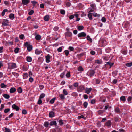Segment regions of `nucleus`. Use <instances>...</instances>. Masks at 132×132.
I'll return each mask as SVG.
<instances>
[{"label": "nucleus", "instance_id": "f257e3e1", "mask_svg": "<svg viewBox=\"0 0 132 132\" xmlns=\"http://www.w3.org/2000/svg\"><path fill=\"white\" fill-rule=\"evenodd\" d=\"M0 22L2 24V26H6L8 25L9 24V21L8 20L6 19H2L0 20Z\"/></svg>", "mask_w": 132, "mask_h": 132}, {"label": "nucleus", "instance_id": "f03ea898", "mask_svg": "<svg viewBox=\"0 0 132 132\" xmlns=\"http://www.w3.org/2000/svg\"><path fill=\"white\" fill-rule=\"evenodd\" d=\"M9 69H12L16 68L17 65L16 63H8Z\"/></svg>", "mask_w": 132, "mask_h": 132}, {"label": "nucleus", "instance_id": "7ed1b4c3", "mask_svg": "<svg viewBox=\"0 0 132 132\" xmlns=\"http://www.w3.org/2000/svg\"><path fill=\"white\" fill-rule=\"evenodd\" d=\"M24 45L27 48L28 51H30L32 49V45L30 44L29 43L26 42L24 44Z\"/></svg>", "mask_w": 132, "mask_h": 132}, {"label": "nucleus", "instance_id": "20e7f679", "mask_svg": "<svg viewBox=\"0 0 132 132\" xmlns=\"http://www.w3.org/2000/svg\"><path fill=\"white\" fill-rule=\"evenodd\" d=\"M85 89V86L83 85L79 86L77 88V90L78 92H82Z\"/></svg>", "mask_w": 132, "mask_h": 132}, {"label": "nucleus", "instance_id": "39448f33", "mask_svg": "<svg viewBox=\"0 0 132 132\" xmlns=\"http://www.w3.org/2000/svg\"><path fill=\"white\" fill-rule=\"evenodd\" d=\"M95 73L94 70H90L88 71L87 73V75L90 77L94 76Z\"/></svg>", "mask_w": 132, "mask_h": 132}, {"label": "nucleus", "instance_id": "423d86ee", "mask_svg": "<svg viewBox=\"0 0 132 132\" xmlns=\"http://www.w3.org/2000/svg\"><path fill=\"white\" fill-rule=\"evenodd\" d=\"M101 44L102 45V46L104 47L107 44V42L105 39H103L101 40Z\"/></svg>", "mask_w": 132, "mask_h": 132}, {"label": "nucleus", "instance_id": "0eeeda50", "mask_svg": "<svg viewBox=\"0 0 132 132\" xmlns=\"http://www.w3.org/2000/svg\"><path fill=\"white\" fill-rule=\"evenodd\" d=\"M86 35V33L82 32L78 34V37H85Z\"/></svg>", "mask_w": 132, "mask_h": 132}, {"label": "nucleus", "instance_id": "6e6552de", "mask_svg": "<svg viewBox=\"0 0 132 132\" xmlns=\"http://www.w3.org/2000/svg\"><path fill=\"white\" fill-rule=\"evenodd\" d=\"M93 83L94 84H98L100 82V80L99 79H94L93 80Z\"/></svg>", "mask_w": 132, "mask_h": 132}, {"label": "nucleus", "instance_id": "1a4fd4ad", "mask_svg": "<svg viewBox=\"0 0 132 132\" xmlns=\"http://www.w3.org/2000/svg\"><path fill=\"white\" fill-rule=\"evenodd\" d=\"M46 61L47 63H48L50 62V59L51 58V56L50 54H48L45 57Z\"/></svg>", "mask_w": 132, "mask_h": 132}, {"label": "nucleus", "instance_id": "9d476101", "mask_svg": "<svg viewBox=\"0 0 132 132\" xmlns=\"http://www.w3.org/2000/svg\"><path fill=\"white\" fill-rule=\"evenodd\" d=\"M92 90V88H86L85 89V92L88 94H89Z\"/></svg>", "mask_w": 132, "mask_h": 132}, {"label": "nucleus", "instance_id": "9b49d317", "mask_svg": "<svg viewBox=\"0 0 132 132\" xmlns=\"http://www.w3.org/2000/svg\"><path fill=\"white\" fill-rule=\"evenodd\" d=\"M30 2L29 0H22V3L23 5H26L28 4Z\"/></svg>", "mask_w": 132, "mask_h": 132}, {"label": "nucleus", "instance_id": "f8f14e48", "mask_svg": "<svg viewBox=\"0 0 132 132\" xmlns=\"http://www.w3.org/2000/svg\"><path fill=\"white\" fill-rule=\"evenodd\" d=\"M72 33L70 32H68L65 34V36L66 37H71L72 36Z\"/></svg>", "mask_w": 132, "mask_h": 132}, {"label": "nucleus", "instance_id": "ddd939ff", "mask_svg": "<svg viewBox=\"0 0 132 132\" xmlns=\"http://www.w3.org/2000/svg\"><path fill=\"white\" fill-rule=\"evenodd\" d=\"M50 16L48 15H47L44 17V20L46 21H48L50 19Z\"/></svg>", "mask_w": 132, "mask_h": 132}, {"label": "nucleus", "instance_id": "4468645a", "mask_svg": "<svg viewBox=\"0 0 132 132\" xmlns=\"http://www.w3.org/2000/svg\"><path fill=\"white\" fill-rule=\"evenodd\" d=\"M35 52L36 54L39 55L40 54L42 53V52L40 50L37 49L35 50Z\"/></svg>", "mask_w": 132, "mask_h": 132}, {"label": "nucleus", "instance_id": "2eb2a0df", "mask_svg": "<svg viewBox=\"0 0 132 132\" xmlns=\"http://www.w3.org/2000/svg\"><path fill=\"white\" fill-rule=\"evenodd\" d=\"M12 108L13 109L17 111H18L19 109V107L15 104H13L12 105Z\"/></svg>", "mask_w": 132, "mask_h": 132}, {"label": "nucleus", "instance_id": "dca6fc26", "mask_svg": "<svg viewBox=\"0 0 132 132\" xmlns=\"http://www.w3.org/2000/svg\"><path fill=\"white\" fill-rule=\"evenodd\" d=\"M16 89L14 87L11 88L10 90V92L11 93H13L15 92L16 91Z\"/></svg>", "mask_w": 132, "mask_h": 132}, {"label": "nucleus", "instance_id": "f3484780", "mask_svg": "<svg viewBox=\"0 0 132 132\" xmlns=\"http://www.w3.org/2000/svg\"><path fill=\"white\" fill-rule=\"evenodd\" d=\"M26 59L27 61L29 62H31L32 60V58L30 56H27L26 58Z\"/></svg>", "mask_w": 132, "mask_h": 132}, {"label": "nucleus", "instance_id": "a211bd4d", "mask_svg": "<svg viewBox=\"0 0 132 132\" xmlns=\"http://www.w3.org/2000/svg\"><path fill=\"white\" fill-rule=\"evenodd\" d=\"M54 113L53 112L51 111L49 113V116L50 117H54Z\"/></svg>", "mask_w": 132, "mask_h": 132}, {"label": "nucleus", "instance_id": "6ab92c4d", "mask_svg": "<svg viewBox=\"0 0 132 132\" xmlns=\"http://www.w3.org/2000/svg\"><path fill=\"white\" fill-rule=\"evenodd\" d=\"M102 61L101 60H95V63L98 64H101L102 63Z\"/></svg>", "mask_w": 132, "mask_h": 132}, {"label": "nucleus", "instance_id": "aec40b11", "mask_svg": "<svg viewBox=\"0 0 132 132\" xmlns=\"http://www.w3.org/2000/svg\"><path fill=\"white\" fill-rule=\"evenodd\" d=\"M35 38L37 40H40L41 38V36L39 35H37L35 37Z\"/></svg>", "mask_w": 132, "mask_h": 132}, {"label": "nucleus", "instance_id": "412c9836", "mask_svg": "<svg viewBox=\"0 0 132 132\" xmlns=\"http://www.w3.org/2000/svg\"><path fill=\"white\" fill-rule=\"evenodd\" d=\"M120 99L121 101L123 102H125L126 101V98H125V96H122L120 97Z\"/></svg>", "mask_w": 132, "mask_h": 132}, {"label": "nucleus", "instance_id": "4be33fe9", "mask_svg": "<svg viewBox=\"0 0 132 132\" xmlns=\"http://www.w3.org/2000/svg\"><path fill=\"white\" fill-rule=\"evenodd\" d=\"M111 124V122L110 121H108L105 123V125L108 126H110Z\"/></svg>", "mask_w": 132, "mask_h": 132}, {"label": "nucleus", "instance_id": "5701e85b", "mask_svg": "<svg viewBox=\"0 0 132 132\" xmlns=\"http://www.w3.org/2000/svg\"><path fill=\"white\" fill-rule=\"evenodd\" d=\"M84 28V27L82 25L79 26L77 27L78 29L79 30H83Z\"/></svg>", "mask_w": 132, "mask_h": 132}, {"label": "nucleus", "instance_id": "b1692460", "mask_svg": "<svg viewBox=\"0 0 132 132\" xmlns=\"http://www.w3.org/2000/svg\"><path fill=\"white\" fill-rule=\"evenodd\" d=\"M3 97L6 99H8L10 97V96L7 94H4L3 95Z\"/></svg>", "mask_w": 132, "mask_h": 132}, {"label": "nucleus", "instance_id": "393cba45", "mask_svg": "<svg viewBox=\"0 0 132 132\" xmlns=\"http://www.w3.org/2000/svg\"><path fill=\"white\" fill-rule=\"evenodd\" d=\"M8 10L7 9H4L2 12L1 14L2 16H3L5 14V12H7Z\"/></svg>", "mask_w": 132, "mask_h": 132}, {"label": "nucleus", "instance_id": "a878e982", "mask_svg": "<svg viewBox=\"0 0 132 132\" xmlns=\"http://www.w3.org/2000/svg\"><path fill=\"white\" fill-rule=\"evenodd\" d=\"M23 79H26L28 77V73H25L23 74Z\"/></svg>", "mask_w": 132, "mask_h": 132}, {"label": "nucleus", "instance_id": "bb28decb", "mask_svg": "<svg viewBox=\"0 0 132 132\" xmlns=\"http://www.w3.org/2000/svg\"><path fill=\"white\" fill-rule=\"evenodd\" d=\"M56 121H54L51 122L50 123V126H52L53 125H56Z\"/></svg>", "mask_w": 132, "mask_h": 132}, {"label": "nucleus", "instance_id": "cd10ccee", "mask_svg": "<svg viewBox=\"0 0 132 132\" xmlns=\"http://www.w3.org/2000/svg\"><path fill=\"white\" fill-rule=\"evenodd\" d=\"M59 97L60 98L61 100H63L65 98V96L63 94H60L59 95Z\"/></svg>", "mask_w": 132, "mask_h": 132}, {"label": "nucleus", "instance_id": "c85d7f7f", "mask_svg": "<svg viewBox=\"0 0 132 132\" xmlns=\"http://www.w3.org/2000/svg\"><path fill=\"white\" fill-rule=\"evenodd\" d=\"M9 18L10 19L13 20L14 18V15L13 14H11L9 15Z\"/></svg>", "mask_w": 132, "mask_h": 132}, {"label": "nucleus", "instance_id": "c756f323", "mask_svg": "<svg viewBox=\"0 0 132 132\" xmlns=\"http://www.w3.org/2000/svg\"><path fill=\"white\" fill-rule=\"evenodd\" d=\"M18 92L20 93H21L22 91V89L21 87H19L17 89Z\"/></svg>", "mask_w": 132, "mask_h": 132}, {"label": "nucleus", "instance_id": "7c9ffc66", "mask_svg": "<svg viewBox=\"0 0 132 132\" xmlns=\"http://www.w3.org/2000/svg\"><path fill=\"white\" fill-rule=\"evenodd\" d=\"M93 15L95 17H99L100 16V15L99 14H97V13H94L93 14Z\"/></svg>", "mask_w": 132, "mask_h": 132}, {"label": "nucleus", "instance_id": "2f4dec72", "mask_svg": "<svg viewBox=\"0 0 132 132\" xmlns=\"http://www.w3.org/2000/svg\"><path fill=\"white\" fill-rule=\"evenodd\" d=\"M88 16L90 20H92V14L91 13H88Z\"/></svg>", "mask_w": 132, "mask_h": 132}, {"label": "nucleus", "instance_id": "473e14b6", "mask_svg": "<svg viewBox=\"0 0 132 132\" xmlns=\"http://www.w3.org/2000/svg\"><path fill=\"white\" fill-rule=\"evenodd\" d=\"M86 38L87 40L89 41L90 42H91L92 41V39L90 38V36L89 35H88L87 36Z\"/></svg>", "mask_w": 132, "mask_h": 132}, {"label": "nucleus", "instance_id": "72a5a7b5", "mask_svg": "<svg viewBox=\"0 0 132 132\" xmlns=\"http://www.w3.org/2000/svg\"><path fill=\"white\" fill-rule=\"evenodd\" d=\"M1 87L2 88H5L6 87V86L4 83H2L1 84Z\"/></svg>", "mask_w": 132, "mask_h": 132}, {"label": "nucleus", "instance_id": "f704fd0d", "mask_svg": "<svg viewBox=\"0 0 132 132\" xmlns=\"http://www.w3.org/2000/svg\"><path fill=\"white\" fill-rule=\"evenodd\" d=\"M44 126L46 127H47L49 125V123L47 122H45L44 124Z\"/></svg>", "mask_w": 132, "mask_h": 132}, {"label": "nucleus", "instance_id": "c9c22d12", "mask_svg": "<svg viewBox=\"0 0 132 132\" xmlns=\"http://www.w3.org/2000/svg\"><path fill=\"white\" fill-rule=\"evenodd\" d=\"M126 65L128 67H131L132 66V62H131L128 63L126 64Z\"/></svg>", "mask_w": 132, "mask_h": 132}, {"label": "nucleus", "instance_id": "e433bc0d", "mask_svg": "<svg viewBox=\"0 0 132 132\" xmlns=\"http://www.w3.org/2000/svg\"><path fill=\"white\" fill-rule=\"evenodd\" d=\"M94 11V10L91 8H89L88 9V13H90Z\"/></svg>", "mask_w": 132, "mask_h": 132}, {"label": "nucleus", "instance_id": "4c0bfd02", "mask_svg": "<svg viewBox=\"0 0 132 132\" xmlns=\"http://www.w3.org/2000/svg\"><path fill=\"white\" fill-rule=\"evenodd\" d=\"M78 70L79 71H82L84 70L82 67L81 66H80L78 68Z\"/></svg>", "mask_w": 132, "mask_h": 132}, {"label": "nucleus", "instance_id": "58836bf2", "mask_svg": "<svg viewBox=\"0 0 132 132\" xmlns=\"http://www.w3.org/2000/svg\"><path fill=\"white\" fill-rule=\"evenodd\" d=\"M65 71H64V72H63L60 75V76L62 78H63L64 77V76L65 75Z\"/></svg>", "mask_w": 132, "mask_h": 132}, {"label": "nucleus", "instance_id": "ea45409f", "mask_svg": "<svg viewBox=\"0 0 132 132\" xmlns=\"http://www.w3.org/2000/svg\"><path fill=\"white\" fill-rule=\"evenodd\" d=\"M45 96V95L44 93H42L40 95L39 97V98L41 99L42 98H44Z\"/></svg>", "mask_w": 132, "mask_h": 132}, {"label": "nucleus", "instance_id": "a19ab883", "mask_svg": "<svg viewBox=\"0 0 132 132\" xmlns=\"http://www.w3.org/2000/svg\"><path fill=\"white\" fill-rule=\"evenodd\" d=\"M114 64V63H111L110 62H108L106 63V64L109 65L110 66V67L112 66Z\"/></svg>", "mask_w": 132, "mask_h": 132}, {"label": "nucleus", "instance_id": "79ce46f5", "mask_svg": "<svg viewBox=\"0 0 132 132\" xmlns=\"http://www.w3.org/2000/svg\"><path fill=\"white\" fill-rule=\"evenodd\" d=\"M63 93L65 95H68V92L66 89H64L63 90Z\"/></svg>", "mask_w": 132, "mask_h": 132}, {"label": "nucleus", "instance_id": "37998d69", "mask_svg": "<svg viewBox=\"0 0 132 132\" xmlns=\"http://www.w3.org/2000/svg\"><path fill=\"white\" fill-rule=\"evenodd\" d=\"M101 21L104 23H105L106 21V19L104 17H103L102 18Z\"/></svg>", "mask_w": 132, "mask_h": 132}, {"label": "nucleus", "instance_id": "c03bdc74", "mask_svg": "<svg viewBox=\"0 0 132 132\" xmlns=\"http://www.w3.org/2000/svg\"><path fill=\"white\" fill-rule=\"evenodd\" d=\"M42 103V101L41 100V99L39 98L38 101L37 102L38 104L40 105Z\"/></svg>", "mask_w": 132, "mask_h": 132}, {"label": "nucleus", "instance_id": "a18cd8bd", "mask_svg": "<svg viewBox=\"0 0 132 132\" xmlns=\"http://www.w3.org/2000/svg\"><path fill=\"white\" fill-rule=\"evenodd\" d=\"M71 95L73 96H77V93L74 92L71 94Z\"/></svg>", "mask_w": 132, "mask_h": 132}, {"label": "nucleus", "instance_id": "49530a36", "mask_svg": "<svg viewBox=\"0 0 132 132\" xmlns=\"http://www.w3.org/2000/svg\"><path fill=\"white\" fill-rule=\"evenodd\" d=\"M73 86H74L75 87H78V83L77 82H76L73 85Z\"/></svg>", "mask_w": 132, "mask_h": 132}, {"label": "nucleus", "instance_id": "de8ad7c7", "mask_svg": "<svg viewBox=\"0 0 132 132\" xmlns=\"http://www.w3.org/2000/svg\"><path fill=\"white\" fill-rule=\"evenodd\" d=\"M59 29V27L57 26H55L54 27L53 30L55 31H57Z\"/></svg>", "mask_w": 132, "mask_h": 132}, {"label": "nucleus", "instance_id": "09e8293b", "mask_svg": "<svg viewBox=\"0 0 132 132\" xmlns=\"http://www.w3.org/2000/svg\"><path fill=\"white\" fill-rule=\"evenodd\" d=\"M132 99V97L131 96H129L127 98V101L129 102H130L131 100Z\"/></svg>", "mask_w": 132, "mask_h": 132}, {"label": "nucleus", "instance_id": "8fccbe9b", "mask_svg": "<svg viewBox=\"0 0 132 132\" xmlns=\"http://www.w3.org/2000/svg\"><path fill=\"white\" fill-rule=\"evenodd\" d=\"M69 87L70 89L71 90H73L74 89L73 86L72 85H69Z\"/></svg>", "mask_w": 132, "mask_h": 132}, {"label": "nucleus", "instance_id": "3c124183", "mask_svg": "<svg viewBox=\"0 0 132 132\" xmlns=\"http://www.w3.org/2000/svg\"><path fill=\"white\" fill-rule=\"evenodd\" d=\"M66 76L67 78H69L70 76V72H68L66 74Z\"/></svg>", "mask_w": 132, "mask_h": 132}, {"label": "nucleus", "instance_id": "603ef678", "mask_svg": "<svg viewBox=\"0 0 132 132\" xmlns=\"http://www.w3.org/2000/svg\"><path fill=\"white\" fill-rule=\"evenodd\" d=\"M55 99V98H54L51 99L50 101V102L51 104L53 103L54 102Z\"/></svg>", "mask_w": 132, "mask_h": 132}, {"label": "nucleus", "instance_id": "864d4df0", "mask_svg": "<svg viewBox=\"0 0 132 132\" xmlns=\"http://www.w3.org/2000/svg\"><path fill=\"white\" fill-rule=\"evenodd\" d=\"M60 13L62 14H64L65 13V11L64 10H61L60 11Z\"/></svg>", "mask_w": 132, "mask_h": 132}, {"label": "nucleus", "instance_id": "5fc2aeb1", "mask_svg": "<svg viewBox=\"0 0 132 132\" xmlns=\"http://www.w3.org/2000/svg\"><path fill=\"white\" fill-rule=\"evenodd\" d=\"M10 110V109L9 108L5 109L4 110V112L5 113H7L9 112Z\"/></svg>", "mask_w": 132, "mask_h": 132}, {"label": "nucleus", "instance_id": "6e6d98bb", "mask_svg": "<svg viewBox=\"0 0 132 132\" xmlns=\"http://www.w3.org/2000/svg\"><path fill=\"white\" fill-rule=\"evenodd\" d=\"M33 78L32 77H30L29 79V82H32L33 81Z\"/></svg>", "mask_w": 132, "mask_h": 132}, {"label": "nucleus", "instance_id": "4d7b16f0", "mask_svg": "<svg viewBox=\"0 0 132 132\" xmlns=\"http://www.w3.org/2000/svg\"><path fill=\"white\" fill-rule=\"evenodd\" d=\"M65 55L66 56H67L69 54V51L68 50H66L64 51Z\"/></svg>", "mask_w": 132, "mask_h": 132}, {"label": "nucleus", "instance_id": "13d9d810", "mask_svg": "<svg viewBox=\"0 0 132 132\" xmlns=\"http://www.w3.org/2000/svg\"><path fill=\"white\" fill-rule=\"evenodd\" d=\"M34 13V11L33 10H31L30 12L28 13V14L30 15H32Z\"/></svg>", "mask_w": 132, "mask_h": 132}, {"label": "nucleus", "instance_id": "bf43d9fd", "mask_svg": "<svg viewBox=\"0 0 132 132\" xmlns=\"http://www.w3.org/2000/svg\"><path fill=\"white\" fill-rule=\"evenodd\" d=\"M31 3L33 4V5L34 6H35L36 4L37 3V2L35 1H31Z\"/></svg>", "mask_w": 132, "mask_h": 132}, {"label": "nucleus", "instance_id": "052dcab7", "mask_svg": "<svg viewBox=\"0 0 132 132\" xmlns=\"http://www.w3.org/2000/svg\"><path fill=\"white\" fill-rule=\"evenodd\" d=\"M88 103L87 102H84V103L83 105L85 108H86L87 106Z\"/></svg>", "mask_w": 132, "mask_h": 132}, {"label": "nucleus", "instance_id": "680f3d73", "mask_svg": "<svg viewBox=\"0 0 132 132\" xmlns=\"http://www.w3.org/2000/svg\"><path fill=\"white\" fill-rule=\"evenodd\" d=\"M19 49V48H16L14 50L15 52L16 53H17L18 52Z\"/></svg>", "mask_w": 132, "mask_h": 132}, {"label": "nucleus", "instance_id": "e2e57ef3", "mask_svg": "<svg viewBox=\"0 0 132 132\" xmlns=\"http://www.w3.org/2000/svg\"><path fill=\"white\" fill-rule=\"evenodd\" d=\"M24 37V35L23 34H21L19 36V37L20 39H23Z\"/></svg>", "mask_w": 132, "mask_h": 132}, {"label": "nucleus", "instance_id": "0e129e2a", "mask_svg": "<svg viewBox=\"0 0 132 132\" xmlns=\"http://www.w3.org/2000/svg\"><path fill=\"white\" fill-rule=\"evenodd\" d=\"M59 124L60 125H62L63 124V120H60L59 121Z\"/></svg>", "mask_w": 132, "mask_h": 132}, {"label": "nucleus", "instance_id": "69168bd1", "mask_svg": "<svg viewBox=\"0 0 132 132\" xmlns=\"http://www.w3.org/2000/svg\"><path fill=\"white\" fill-rule=\"evenodd\" d=\"M83 97L85 99H87L88 97L87 95L86 94H84L83 95Z\"/></svg>", "mask_w": 132, "mask_h": 132}, {"label": "nucleus", "instance_id": "338daca9", "mask_svg": "<svg viewBox=\"0 0 132 132\" xmlns=\"http://www.w3.org/2000/svg\"><path fill=\"white\" fill-rule=\"evenodd\" d=\"M32 75V73L31 71H30L29 73V76L30 77H31Z\"/></svg>", "mask_w": 132, "mask_h": 132}, {"label": "nucleus", "instance_id": "774afa93", "mask_svg": "<svg viewBox=\"0 0 132 132\" xmlns=\"http://www.w3.org/2000/svg\"><path fill=\"white\" fill-rule=\"evenodd\" d=\"M66 5L67 6L69 7L71 5V4L69 2H67L66 3Z\"/></svg>", "mask_w": 132, "mask_h": 132}]
</instances>
